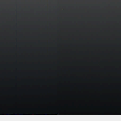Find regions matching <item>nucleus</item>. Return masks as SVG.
I'll list each match as a JSON object with an SVG mask.
<instances>
[{
  "instance_id": "1",
  "label": "nucleus",
  "mask_w": 121,
  "mask_h": 121,
  "mask_svg": "<svg viewBox=\"0 0 121 121\" xmlns=\"http://www.w3.org/2000/svg\"><path fill=\"white\" fill-rule=\"evenodd\" d=\"M114 107L115 108H101V115H121V105H112L111 104L107 105L103 104L101 107L103 108Z\"/></svg>"
}]
</instances>
